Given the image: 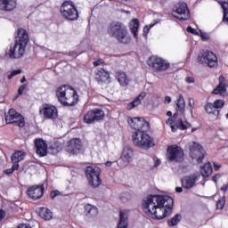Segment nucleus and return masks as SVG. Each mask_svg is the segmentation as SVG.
Returning <instances> with one entry per match:
<instances>
[{"label":"nucleus","instance_id":"nucleus-1","mask_svg":"<svg viewBox=\"0 0 228 228\" xmlns=\"http://www.w3.org/2000/svg\"><path fill=\"white\" fill-rule=\"evenodd\" d=\"M142 211L153 220H163L174 211V198L167 195H149L142 202Z\"/></svg>","mask_w":228,"mask_h":228},{"label":"nucleus","instance_id":"nucleus-2","mask_svg":"<svg viewBox=\"0 0 228 228\" xmlns=\"http://www.w3.org/2000/svg\"><path fill=\"white\" fill-rule=\"evenodd\" d=\"M29 44V33L23 28H18L14 34V45H11L5 51V56L12 60H19L26 53V47Z\"/></svg>","mask_w":228,"mask_h":228},{"label":"nucleus","instance_id":"nucleus-3","mask_svg":"<svg viewBox=\"0 0 228 228\" xmlns=\"http://www.w3.org/2000/svg\"><path fill=\"white\" fill-rule=\"evenodd\" d=\"M55 97L60 102L61 106L67 108L76 106L79 101L77 91L69 86H59L55 91Z\"/></svg>","mask_w":228,"mask_h":228},{"label":"nucleus","instance_id":"nucleus-4","mask_svg":"<svg viewBox=\"0 0 228 228\" xmlns=\"http://www.w3.org/2000/svg\"><path fill=\"white\" fill-rule=\"evenodd\" d=\"M107 33L112 38H116L119 44H131L127 26L120 21H112L107 28Z\"/></svg>","mask_w":228,"mask_h":228},{"label":"nucleus","instance_id":"nucleus-5","mask_svg":"<svg viewBox=\"0 0 228 228\" xmlns=\"http://www.w3.org/2000/svg\"><path fill=\"white\" fill-rule=\"evenodd\" d=\"M147 131L148 130H138L133 133L132 141L134 147L149 151V149H152V147L156 145L154 138L151 136Z\"/></svg>","mask_w":228,"mask_h":228},{"label":"nucleus","instance_id":"nucleus-6","mask_svg":"<svg viewBox=\"0 0 228 228\" xmlns=\"http://www.w3.org/2000/svg\"><path fill=\"white\" fill-rule=\"evenodd\" d=\"M199 65H206L209 69H216L218 67V57L209 50H201L196 59Z\"/></svg>","mask_w":228,"mask_h":228},{"label":"nucleus","instance_id":"nucleus-7","mask_svg":"<svg viewBox=\"0 0 228 228\" xmlns=\"http://www.w3.org/2000/svg\"><path fill=\"white\" fill-rule=\"evenodd\" d=\"M86 177L88 181V184L91 185L92 188H99L101 184H102V179H101V174L102 171L101 167L97 166H87L85 168Z\"/></svg>","mask_w":228,"mask_h":228},{"label":"nucleus","instance_id":"nucleus-8","mask_svg":"<svg viewBox=\"0 0 228 228\" xmlns=\"http://www.w3.org/2000/svg\"><path fill=\"white\" fill-rule=\"evenodd\" d=\"M61 13L66 20H77L79 19V12L74 2L65 0L61 6Z\"/></svg>","mask_w":228,"mask_h":228},{"label":"nucleus","instance_id":"nucleus-9","mask_svg":"<svg viewBox=\"0 0 228 228\" xmlns=\"http://www.w3.org/2000/svg\"><path fill=\"white\" fill-rule=\"evenodd\" d=\"M147 65L152 69L153 72L157 73L167 72V70L170 69V63L158 55H151L149 57Z\"/></svg>","mask_w":228,"mask_h":228},{"label":"nucleus","instance_id":"nucleus-10","mask_svg":"<svg viewBox=\"0 0 228 228\" xmlns=\"http://www.w3.org/2000/svg\"><path fill=\"white\" fill-rule=\"evenodd\" d=\"M173 17L178 19V20H188L190 19V9L188 4L184 2H178L173 6L172 10Z\"/></svg>","mask_w":228,"mask_h":228},{"label":"nucleus","instance_id":"nucleus-11","mask_svg":"<svg viewBox=\"0 0 228 228\" xmlns=\"http://www.w3.org/2000/svg\"><path fill=\"white\" fill-rule=\"evenodd\" d=\"M189 154L192 159H196L197 163H202L204 158H206L204 147L197 142L189 143Z\"/></svg>","mask_w":228,"mask_h":228},{"label":"nucleus","instance_id":"nucleus-12","mask_svg":"<svg viewBox=\"0 0 228 228\" xmlns=\"http://www.w3.org/2000/svg\"><path fill=\"white\" fill-rule=\"evenodd\" d=\"M167 159L168 161H175V163H181L184 159V151L181 146L169 145L167 149Z\"/></svg>","mask_w":228,"mask_h":228},{"label":"nucleus","instance_id":"nucleus-13","mask_svg":"<svg viewBox=\"0 0 228 228\" xmlns=\"http://www.w3.org/2000/svg\"><path fill=\"white\" fill-rule=\"evenodd\" d=\"M106 114L104 110L101 109H94L88 110L84 116V122L85 124H95V122H101L104 120Z\"/></svg>","mask_w":228,"mask_h":228},{"label":"nucleus","instance_id":"nucleus-14","mask_svg":"<svg viewBox=\"0 0 228 228\" xmlns=\"http://www.w3.org/2000/svg\"><path fill=\"white\" fill-rule=\"evenodd\" d=\"M39 113L43 115L45 120H56L58 118V108L51 103L43 104Z\"/></svg>","mask_w":228,"mask_h":228},{"label":"nucleus","instance_id":"nucleus-15","mask_svg":"<svg viewBox=\"0 0 228 228\" xmlns=\"http://www.w3.org/2000/svg\"><path fill=\"white\" fill-rule=\"evenodd\" d=\"M128 124L130 127L135 131H144L151 129L149 122L142 118H128Z\"/></svg>","mask_w":228,"mask_h":228},{"label":"nucleus","instance_id":"nucleus-16","mask_svg":"<svg viewBox=\"0 0 228 228\" xmlns=\"http://www.w3.org/2000/svg\"><path fill=\"white\" fill-rule=\"evenodd\" d=\"M94 79L98 82V85H110L111 83V77L110 71L103 68H98L94 72Z\"/></svg>","mask_w":228,"mask_h":228},{"label":"nucleus","instance_id":"nucleus-17","mask_svg":"<svg viewBox=\"0 0 228 228\" xmlns=\"http://www.w3.org/2000/svg\"><path fill=\"white\" fill-rule=\"evenodd\" d=\"M44 191H45L44 184L32 185L28 188L27 195L29 199H32V200H38V199H42V197H44Z\"/></svg>","mask_w":228,"mask_h":228},{"label":"nucleus","instance_id":"nucleus-18","mask_svg":"<svg viewBox=\"0 0 228 228\" xmlns=\"http://www.w3.org/2000/svg\"><path fill=\"white\" fill-rule=\"evenodd\" d=\"M81 149H83V142L79 138L70 139L66 147V151L69 154H79Z\"/></svg>","mask_w":228,"mask_h":228},{"label":"nucleus","instance_id":"nucleus-19","mask_svg":"<svg viewBox=\"0 0 228 228\" xmlns=\"http://www.w3.org/2000/svg\"><path fill=\"white\" fill-rule=\"evenodd\" d=\"M228 85L225 81V77L220 76L219 77V84L212 91L214 95H221V97H227L228 95Z\"/></svg>","mask_w":228,"mask_h":228},{"label":"nucleus","instance_id":"nucleus-20","mask_svg":"<svg viewBox=\"0 0 228 228\" xmlns=\"http://www.w3.org/2000/svg\"><path fill=\"white\" fill-rule=\"evenodd\" d=\"M34 144L37 156H40V158L47 156V142L44 139H35Z\"/></svg>","mask_w":228,"mask_h":228},{"label":"nucleus","instance_id":"nucleus-21","mask_svg":"<svg viewBox=\"0 0 228 228\" xmlns=\"http://www.w3.org/2000/svg\"><path fill=\"white\" fill-rule=\"evenodd\" d=\"M17 8V0H0L1 12H13Z\"/></svg>","mask_w":228,"mask_h":228},{"label":"nucleus","instance_id":"nucleus-22","mask_svg":"<svg viewBox=\"0 0 228 228\" xmlns=\"http://www.w3.org/2000/svg\"><path fill=\"white\" fill-rule=\"evenodd\" d=\"M176 111L177 113L174 114V118H177V115H184L186 111V102H184V97L183 94H180L175 101Z\"/></svg>","mask_w":228,"mask_h":228},{"label":"nucleus","instance_id":"nucleus-23","mask_svg":"<svg viewBox=\"0 0 228 228\" xmlns=\"http://www.w3.org/2000/svg\"><path fill=\"white\" fill-rule=\"evenodd\" d=\"M127 227H129V210L120 211L118 228H127Z\"/></svg>","mask_w":228,"mask_h":228},{"label":"nucleus","instance_id":"nucleus-24","mask_svg":"<svg viewBox=\"0 0 228 228\" xmlns=\"http://www.w3.org/2000/svg\"><path fill=\"white\" fill-rule=\"evenodd\" d=\"M134 154V151H133V149H131L129 146H126L123 149L119 161H124L125 165H127L128 163L131 162V159H133Z\"/></svg>","mask_w":228,"mask_h":228},{"label":"nucleus","instance_id":"nucleus-25","mask_svg":"<svg viewBox=\"0 0 228 228\" xmlns=\"http://www.w3.org/2000/svg\"><path fill=\"white\" fill-rule=\"evenodd\" d=\"M84 213L87 218H95L99 215V208L88 203L84 207Z\"/></svg>","mask_w":228,"mask_h":228},{"label":"nucleus","instance_id":"nucleus-26","mask_svg":"<svg viewBox=\"0 0 228 228\" xmlns=\"http://www.w3.org/2000/svg\"><path fill=\"white\" fill-rule=\"evenodd\" d=\"M146 95L147 94L145 92H142L137 97H135L134 101H132L126 105V110H128L129 111L133 110V108H136V106H140V104H142V101L145 99Z\"/></svg>","mask_w":228,"mask_h":228},{"label":"nucleus","instance_id":"nucleus-27","mask_svg":"<svg viewBox=\"0 0 228 228\" xmlns=\"http://www.w3.org/2000/svg\"><path fill=\"white\" fill-rule=\"evenodd\" d=\"M11 124L16 127L22 128L26 126V119L22 114L18 112V115L14 116V118L11 121Z\"/></svg>","mask_w":228,"mask_h":228},{"label":"nucleus","instance_id":"nucleus-28","mask_svg":"<svg viewBox=\"0 0 228 228\" xmlns=\"http://www.w3.org/2000/svg\"><path fill=\"white\" fill-rule=\"evenodd\" d=\"M200 172L205 179L209 177V175L213 174V166H211V162H207L201 166Z\"/></svg>","mask_w":228,"mask_h":228},{"label":"nucleus","instance_id":"nucleus-29","mask_svg":"<svg viewBox=\"0 0 228 228\" xmlns=\"http://www.w3.org/2000/svg\"><path fill=\"white\" fill-rule=\"evenodd\" d=\"M195 183H197V176L191 175L187 176L184 180H183L182 184L183 188H186V190H191V188H193V186H195Z\"/></svg>","mask_w":228,"mask_h":228},{"label":"nucleus","instance_id":"nucleus-30","mask_svg":"<svg viewBox=\"0 0 228 228\" xmlns=\"http://www.w3.org/2000/svg\"><path fill=\"white\" fill-rule=\"evenodd\" d=\"M116 78L118 79V81L121 86H127V85H129V80L127 79V75L123 71H117Z\"/></svg>","mask_w":228,"mask_h":228},{"label":"nucleus","instance_id":"nucleus-31","mask_svg":"<svg viewBox=\"0 0 228 228\" xmlns=\"http://www.w3.org/2000/svg\"><path fill=\"white\" fill-rule=\"evenodd\" d=\"M37 213L44 220H51L53 218V212L47 208H39Z\"/></svg>","mask_w":228,"mask_h":228},{"label":"nucleus","instance_id":"nucleus-32","mask_svg":"<svg viewBox=\"0 0 228 228\" xmlns=\"http://www.w3.org/2000/svg\"><path fill=\"white\" fill-rule=\"evenodd\" d=\"M26 158V152L22 151H16L11 157L12 163H20Z\"/></svg>","mask_w":228,"mask_h":228},{"label":"nucleus","instance_id":"nucleus-33","mask_svg":"<svg viewBox=\"0 0 228 228\" xmlns=\"http://www.w3.org/2000/svg\"><path fill=\"white\" fill-rule=\"evenodd\" d=\"M130 31L133 33L134 38H138V28H140V20L134 19L129 25Z\"/></svg>","mask_w":228,"mask_h":228},{"label":"nucleus","instance_id":"nucleus-34","mask_svg":"<svg viewBox=\"0 0 228 228\" xmlns=\"http://www.w3.org/2000/svg\"><path fill=\"white\" fill-rule=\"evenodd\" d=\"M18 113L19 112H17L15 109H10L8 113L4 115L5 123L8 125L12 124V121L13 120L15 116L18 115Z\"/></svg>","mask_w":228,"mask_h":228},{"label":"nucleus","instance_id":"nucleus-35","mask_svg":"<svg viewBox=\"0 0 228 228\" xmlns=\"http://www.w3.org/2000/svg\"><path fill=\"white\" fill-rule=\"evenodd\" d=\"M181 220H183V216H181V214H176L171 219L167 220V225L168 227H175Z\"/></svg>","mask_w":228,"mask_h":228},{"label":"nucleus","instance_id":"nucleus-36","mask_svg":"<svg viewBox=\"0 0 228 228\" xmlns=\"http://www.w3.org/2000/svg\"><path fill=\"white\" fill-rule=\"evenodd\" d=\"M223 10H224V16H223V22H226L228 25V3L225 1L219 2Z\"/></svg>","mask_w":228,"mask_h":228},{"label":"nucleus","instance_id":"nucleus-37","mask_svg":"<svg viewBox=\"0 0 228 228\" xmlns=\"http://www.w3.org/2000/svg\"><path fill=\"white\" fill-rule=\"evenodd\" d=\"M205 111H207V113H208L209 115L215 114V112L216 111V107H215V104H214V103H211V102H208V103L205 105Z\"/></svg>","mask_w":228,"mask_h":228},{"label":"nucleus","instance_id":"nucleus-38","mask_svg":"<svg viewBox=\"0 0 228 228\" xmlns=\"http://www.w3.org/2000/svg\"><path fill=\"white\" fill-rule=\"evenodd\" d=\"M224 206H225V194H224L221 198L218 199L216 202V208L224 209Z\"/></svg>","mask_w":228,"mask_h":228},{"label":"nucleus","instance_id":"nucleus-39","mask_svg":"<svg viewBox=\"0 0 228 228\" xmlns=\"http://www.w3.org/2000/svg\"><path fill=\"white\" fill-rule=\"evenodd\" d=\"M175 126L178 129H181V131H185V129H188V126H186V125H184V122L181 118H179L176 121Z\"/></svg>","mask_w":228,"mask_h":228},{"label":"nucleus","instance_id":"nucleus-40","mask_svg":"<svg viewBox=\"0 0 228 228\" xmlns=\"http://www.w3.org/2000/svg\"><path fill=\"white\" fill-rule=\"evenodd\" d=\"M224 104L225 102L224 100H216L214 102V107L216 108V110H220L224 108Z\"/></svg>","mask_w":228,"mask_h":228},{"label":"nucleus","instance_id":"nucleus-41","mask_svg":"<svg viewBox=\"0 0 228 228\" xmlns=\"http://www.w3.org/2000/svg\"><path fill=\"white\" fill-rule=\"evenodd\" d=\"M19 74H22V69H14L7 76V78L12 79V77H15V76H19Z\"/></svg>","mask_w":228,"mask_h":228},{"label":"nucleus","instance_id":"nucleus-42","mask_svg":"<svg viewBox=\"0 0 228 228\" xmlns=\"http://www.w3.org/2000/svg\"><path fill=\"white\" fill-rule=\"evenodd\" d=\"M28 90V84L22 85L18 88V95H22Z\"/></svg>","mask_w":228,"mask_h":228},{"label":"nucleus","instance_id":"nucleus-43","mask_svg":"<svg viewBox=\"0 0 228 228\" xmlns=\"http://www.w3.org/2000/svg\"><path fill=\"white\" fill-rule=\"evenodd\" d=\"M58 195H61V192H60V191H58V190L51 191V192H50V197L53 200L56 199V197H58Z\"/></svg>","mask_w":228,"mask_h":228},{"label":"nucleus","instance_id":"nucleus-44","mask_svg":"<svg viewBox=\"0 0 228 228\" xmlns=\"http://www.w3.org/2000/svg\"><path fill=\"white\" fill-rule=\"evenodd\" d=\"M187 32L191 33V35H199V32H197L195 28H191V26L187 27Z\"/></svg>","mask_w":228,"mask_h":228},{"label":"nucleus","instance_id":"nucleus-45","mask_svg":"<svg viewBox=\"0 0 228 228\" xmlns=\"http://www.w3.org/2000/svg\"><path fill=\"white\" fill-rule=\"evenodd\" d=\"M221 177H222V174L217 173V174H216V175L212 177V181H214V183H218V181L220 180Z\"/></svg>","mask_w":228,"mask_h":228},{"label":"nucleus","instance_id":"nucleus-46","mask_svg":"<svg viewBox=\"0 0 228 228\" xmlns=\"http://www.w3.org/2000/svg\"><path fill=\"white\" fill-rule=\"evenodd\" d=\"M104 61H102L101 59H98L97 61H93L94 67H99V65H102Z\"/></svg>","mask_w":228,"mask_h":228},{"label":"nucleus","instance_id":"nucleus-47","mask_svg":"<svg viewBox=\"0 0 228 228\" xmlns=\"http://www.w3.org/2000/svg\"><path fill=\"white\" fill-rule=\"evenodd\" d=\"M152 26H154V24H150V25H146L143 28V32L144 33H149V31H151V28H152Z\"/></svg>","mask_w":228,"mask_h":228},{"label":"nucleus","instance_id":"nucleus-48","mask_svg":"<svg viewBox=\"0 0 228 228\" xmlns=\"http://www.w3.org/2000/svg\"><path fill=\"white\" fill-rule=\"evenodd\" d=\"M213 165H214L215 172H218V170H220V168H222V165L216 164V162H214Z\"/></svg>","mask_w":228,"mask_h":228},{"label":"nucleus","instance_id":"nucleus-49","mask_svg":"<svg viewBox=\"0 0 228 228\" xmlns=\"http://www.w3.org/2000/svg\"><path fill=\"white\" fill-rule=\"evenodd\" d=\"M4 216H6V212L3 209H0V222L4 219Z\"/></svg>","mask_w":228,"mask_h":228},{"label":"nucleus","instance_id":"nucleus-50","mask_svg":"<svg viewBox=\"0 0 228 228\" xmlns=\"http://www.w3.org/2000/svg\"><path fill=\"white\" fill-rule=\"evenodd\" d=\"M68 56H79V53H77V51L74 50L69 52Z\"/></svg>","mask_w":228,"mask_h":228},{"label":"nucleus","instance_id":"nucleus-51","mask_svg":"<svg viewBox=\"0 0 228 228\" xmlns=\"http://www.w3.org/2000/svg\"><path fill=\"white\" fill-rule=\"evenodd\" d=\"M186 83H195V78L193 77H187L185 79Z\"/></svg>","mask_w":228,"mask_h":228},{"label":"nucleus","instance_id":"nucleus-52","mask_svg":"<svg viewBox=\"0 0 228 228\" xmlns=\"http://www.w3.org/2000/svg\"><path fill=\"white\" fill-rule=\"evenodd\" d=\"M11 168L12 169V172H15V170H19V163H12Z\"/></svg>","mask_w":228,"mask_h":228},{"label":"nucleus","instance_id":"nucleus-53","mask_svg":"<svg viewBox=\"0 0 228 228\" xmlns=\"http://www.w3.org/2000/svg\"><path fill=\"white\" fill-rule=\"evenodd\" d=\"M4 173H5L6 175H10L13 174V169L12 167L5 169V170H4Z\"/></svg>","mask_w":228,"mask_h":228},{"label":"nucleus","instance_id":"nucleus-54","mask_svg":"<svg viewBox=\"0 0 228 228\" xmlns=\"http://www.w3.org/2000/svg\"><path fill=\"white\" fill-rule=\"evenodd\" d=\"M228 190V183L226 184H224L222 187H221V191H227Z\"/></svg>","mask_w":228,"mask_h":228},{"label":"nucleus","instance_id":"nucleus-55","mask_svg":"<svg viewBox=\"0 0 228 228\" xmlns=\"http://www.w3.org/2000/svg\"><path fill=\"white\" fill-rule=\"evenodd\" d=\"M165 102H167V104H170V102H172V98H170V96H166Z\"/></svg>","mask_w":228,"mask_h":228},{"label":"nucleus","instance_id":"nucleus-56","mask_svg":"<svg viewBox=\"0 0 228 228\" xmlns=\"http://www.w3.org/2000/svg\"><path fill=\"white\" fill-rule=\"evenodd\" d=\"M189 106H191V108H193V106H195V102H193V100H189Z\"/></svg>","mask_w":228,"mask_h":228},{"label":"nucleus","instance_id":"nucleus-57","mask_svg":"<svg viewBox=\"0 0 228 228\" xmlns=\"http://www.w3.org/2000/svg\"><path fill=\"white\" fill-rule=\"evenodd\" d=\"M175 191H176L177 193H182L183 188H182V187H176V188H175Z\"/></svg>","mask_w":228,"mask_h":228},{"label":"nucleus","instance_id":"nucleus-58","mask_svg":"<svg viewBox=\"0 0 228 228\" xmlns=\"http://www.w3.org/2000/svg\"><path fill=\"white\" fill-rule=\"evenodd\" d=\"M159 165H161V160L157 159V160L155 161V167H159Z\"/></svg>","mask_w":228,"mask_h":228},{"label":"nucleus","instance_id":"nucleus-59","mask_svg":"<svg viewBox=\"0 0 228 228\" xmlns=\"http://www.w3.org/2000/svg\"><path fill=\"white\" fill-rule=\"evenodd\" d=\"M112 161H107L106 163H105V166L106 167H111V165H112Z\"/></svg>","mask_w":228,"mask_h":228},{"label":"nucleus","instance_id":"nucleus-60","mask_svg":"<svg viewBox=\"0 0 228 228\" xmlns=\"http://www.w3.org/2000/svg\"><path fill=\"white\" fill-rule=\"evenodd\" d=\"M20 83H26V77H23L20 79Z\"/></svg>","mask_w":228,"mask_h":228},{"label":"nucleus","instance_id":"nucleus-61","mask_svg":"<svg viewBox=\"0 0 228 228\" xmlns=\"http://www.w3.org/2000/svg\"><path fill=\"white\" fill-rule=\"evenodd\" d=\"M167 117H172V111H167Z\"/></svg>","mask_w":228,"mask_h":228},{"label":"nucleus","instance_id":"nucleus-62","mask_svg":"<svg viewBox=\"0 0 228 228\" xmlns=\"http://www.w3.org/2000/svg\"><path fill=\"white\" fill-rule=\"evenodd\" d=\"M195 131H197V128H192L191 129V133H195Z\"/></svg>","mask_w":228,"mask_h":228},{"label":"nucleus","instance_id":"nucleus-63","mask_svg":"<svg viewBox=\"0 0 228 228\" xmlns=\"http://www.w3.org/2000/svg\"><path fill=\"white\" fill-rule=\"evenodd\" d=\"M202 40H206V36H201Z\"/></svg>","mask_w":228,"mask_h":228},{"label":"nucleus","instance_id":"nucleus-64","mask_svg":"<svg viewBox=\"0 0 228 228\" xmlns=\"http://www.w3.org/2000/svg\"><path fill=\"white\" fill-rule=\"evenodd\" d=\"M172 131H174V126L171 127Z\"/></svg>","mask_w":228,"mask_h":228}]
</instances>
